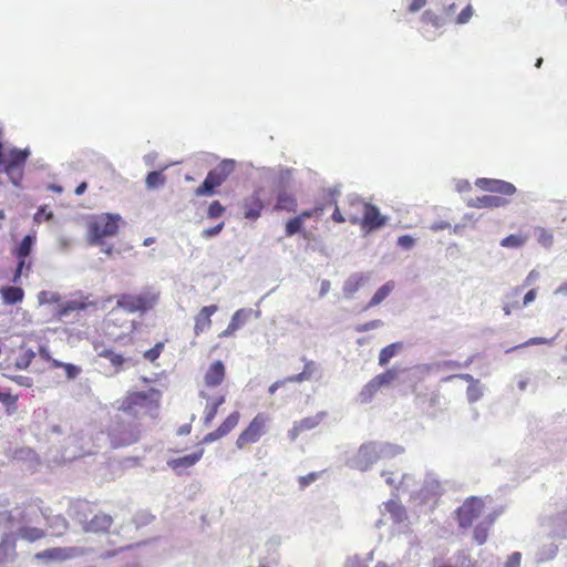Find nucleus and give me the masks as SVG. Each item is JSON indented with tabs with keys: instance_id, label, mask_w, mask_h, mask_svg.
Returning <instances> with one entry per match:
<instances>
[{
	"instance_id": "nucleus-55",
	"label": "nucleus",
	"mask_w": 567,
	"mask_h": 567,
	"mask_svg": "<svg viewBox=\"0 0 567 567\" xmlns=\"http://www.w3.org/2000/svg\"><path fill=\"white\" fill-rule=\"evenodd\" d=\"M224 227H225V223L220 221L219 224H217L214 227L204 229L202 231V236L205 238L214 237V236L218 235L223 230Z\"/></svg>"
},
{
	"instance_id": "nucleus-61",
	"label": "nucleus",
	"mask_w": 567,
	"mask_h": 567,
	"mask_svg": "<svg viewBox=\"0 0 567 567\" xmlns=\"http://www.w3.org/2000/svg\"><path fill=\"white\" fill-rule=\"evenodd\" d=\"M42 216L44 217L45 220H50V219L53 218V213L52 212H45L44 207H40L39 210L37 212V214L34 215V220L37 223H41Z\"/></svg>"
},
{
	"instance_id": "nucleus-28",
	"label": "nucleus",
	"mask_w": 567,
	"mask_h": 567,
	"mask_svg": "<svg viewBox=\"0 0 567 567\" xmlns=\"http://www.w3.org/2000/svg\"><path fill=\"white\" fill-rule=\"evenodd\" d=\"M6 305H16L23 300L24 291L20 287L8 286L0 290Z\"/></svg>"
},
{
	"instance_id": "nucleus-27",
	"label": "nucleus",
	"mask_w": 567,
	"mask_h": 567,
	"mask_svg": "<svg viewBox=\"0 0 567 567\" xmlns=\"http://www.w3.org/2000/svg\"><path fill=\"white\" fill-rule=\"evenodd\" d=\"M245 321V310L239 309L237 310L231 319L227 328L219 333V338H228L235 334V332L241 328Z\"/></svg>"
},
{
	"instance_id": "nucleus-21",
	"label": "nucleus",
	"mask_w": 567,
	"mask_h": 567,
	"mask_svg": "<svg viewBox=\"0 0 567 567\" xmlns=\"http://www.w3.org/2000/svg\"><path fill=\"white\" fill-rule=\"evenodd\" d=\"M113 525V518L105 513L95 514L92 519L85 522L83 530L85 533L102 534L107 533Z\"/></svg>"
},
{
	"instance_id": "nucleus-60",
	"label": "nucleus",
	"mask_w": 567,
	"mask_h": 567,
	"mask_svg": "<svg viewBox=\"0 0 567 567\" xmlns=\"http://www.w3.org/2000/svg\"><path fill=\"white\" fill-rule=\"evenodd\" d=\"M398 245L405 249H410L414 245V239L409 235H403L398 238Z\"/></svg>"
},
{
	"instance_id": "nucleus-8",
	"label": "nucleus",
	"mask_w": 567,
	"mask_h": 567,
	"mask_svg": "<svg viewBox=\"0 0 567 567\" xmlns=\"http://www.w3.org/2000/svg\"><path fill=\"white\" fill-rule=\"evenodd\" d=\"M109 440L113 449L126 447L141 439V429L136 423L117 421L107 430Z\"/></svg>"
},
{
	"instance_id": "nucleus-1",
	"label": "nucleus",
	"mask_w": 567,
	"mask_h": 567,
	"mask_svg": "<svg viewBox=\"0 0 567 567\" xmlns=\"http://www.w3.org/2000/svg\"><path fill=\"white\" fill-rule=\"evenodd\" d=\"M503 508L493 503L489 496L484 498L472 496L463 502V527L475 522L473 539L477 545L486 542L488 530Z\"/></svg>"
},
{
	"instance_id": "nucleus-12",
	"label": "nucleus",
	"mask_w": 567,
	"mask_h": 567,
	"mask_svg": "<svg viewBox=\"0 0 567 567\" xmlns=\"http://www.w3.org/2000/svg\"><path fill=\"white\" fill-rule=\"evenodd\" d=\"M82 550L75 547H52L38 551L34 555V559L43 561L45 564L64 561L78 556Z\"/></svg>"
},
{
	"instance_id": "nucleus-38",
	"label": "nucleus",
	"mask_w": 567,
	"mask_h": 567,
	"mask_svg": "<svg viewBox=\"0 0 567 567\" xmlns=\"http://www.w3.org/2000/svg\"><path fill=\"white\" fill-rule=\"evenodd\" d=\"M35 358V352L32 349L21 348V352L16 360V368L19 370H25L30 367Z\"/></svg>"
},
{
	"instance_id": "nucleus-54",
	"label": "nucleus",
	"mask_w": 567,
	"mask_h": 567,
	"mask_svg": "<svg viewBox=\"0 0 567 567\" xmlns=\"http://www.w3.org/2000/svg\"><path fill=\"white\" fill-rule=\"evenodd\" d=\"M10 380L23 388H31L33 385V380L25 375H12Z\"/></svg>"
},
{
	"instance_id": "nucleus-7",
	"label": "nucleus",
	"mask_w": 567,
	"mask_h": 567,
	"mask_svg": "<svg viewBox=\"0 0 567 567\" xmlns=\"http://www.w3.org/2000/svg\"><path fill=\"white\" fill-rule=\"evenodd\" d=\"M271 417L265 412L257 413L247 424V426L238 434L235 445L238 450L255 444L267 434Z\"/></svg>"
},
{
	"instance_id": "nucleus-30",
	"label": "nucleus",
	"mask_w": 567,
	"mask_h": 567,
	"mask_svg": "<svg viewBox=\"0 0 567 567\" xmlns=\"http://www.w3.org/2000/svg\"><path fill=\"white\" fill-rule=\"evenodd\" d=\"M463 381L468 383L466 389L467 400L470 402H475L483 395V386L480 381L474 380V378L470 374H463Z\"/></svg>"
},
{
	"instance_id": "nucleus-25",
	"label": "nucleus",
	"mask_w": 567,
	"mask_h": 567,
	"mask_svg": "<svg viewBox=\"0 0 567 567\" xmlns=\"http://www.w3.org/2000/svg\"><path fill=\"white\" fill-rule=\"evenodd\" d=\"M507 200L496 195H484L476 199L470 200L468 205L477 208H497L507 205Z\"/></svg>"
},
{
	"instance_id": "nucleus-48",
	"label": "nucleus",
	"mask_w": 567,
	"mask_h": 567,
	"mask_svg": "<svg viewBox=\"0 0 567 567\" xmlns=\"http://www.w3.org/2000/svg\"><path fill=\"white\" fill-rule=\"evenodd\" d=\"M535 234H536L538 244H540L545 248L551 247V245L554 243V238L549 231H547L545 228L538 227L535 229Z\"/></svg>"
},
{
	"instance_id": "nucleus-18",
	"label": "nucleus",
	"mask_w": 567,
	"mask_h": 567,
	"mask_svg": "<svg viewBox=\"0 0 567 567\" xmlns=\"http://www.w3.org/2000/svg\"><path fill=\"white\" fill-rule=\"evenodd\" d=\"M475 184L477 187L492 193H499L508 196L516 193V187L512 183L502 179L477 178Z\"/></svg>"
},
{
	"instance_id": "nucleus-19",
	"label": "nucleus",
	"mask_w": 567,
	"mask_h": 567,
	"mask_svg": "<svg viewBox=\"0 0 567 567\" xmlns=\"http://www.w3.org/2000/svg\"><path fill=\"white\" fill-rule=\"evenodd\" d=\"M218 311L216 305L203 307L194 318V334L200 336L212 327V316Z\"/></svg>"
},
{
	"instance_id": "nucleus-31",
	"label": "nucleus",
	"mask_w": 567,
	"mask_h": 567,
	"mask_svg": "<svg viewBox=\"0 0 567 567\" xmlns=\"http://www.w3.org/2000/svg\"><path fill=\"white\" fill-rule=\"evenodd\" d=\"M394 287L395 284L393 281H388L384 285H382L372 296L367 308H372L380 305L383 300H385L389 297V295L393 291Z\"/></svg>"
},
{
	"instance_id": "nucleus-23",
	"label": "nucleus",
	"mask_w": 567,
	"mask_h": 567,
	"mask_svg": "<svg viewBox=\"0 0 567 567\" xmlns=\"http://www.w3.org/2000/svg\"><path fill=\"white\" fill-rule=\"evenodd\" d=\"M274 208L275 210L296 213L298 208V200L296 195L285 189L279 192Z\"/></svg>"
},
{
	"instance_id": "nucleus-43",
	"label": "nucleus",
	"mask_w": 567,
	"mask_h": 567,
	"mask_svg": "<svg viewBox=\"0 0 567 567\" xmlns=\"http://www.w3.org/2000/svg\"><path fill=\"white\" fill-rule=\"evenodd\" d=\"M16 545L10 540V536L6 535L0 542V565L9 559L11 553L14 551Z\"/></svg>"
},
{
	"instance_id": "nucleus-11",
	"label": "nucleus",
	"mask_w": 567,
	"mask_h": 567,
	"mask_svg": "<svg viewBox=\"0 0 567 567\" xmlns=\"http://www.w3.org/2000/svg\"><path fill=\"white\" fill-rule=\"evenodd\" d=\"M240 416L241 415L239 411H233L223 420V422L217 426V429L207 433L203 437L202 442L204 444H210L227 436L230 432H233V430L236 429L240 421Z\"/></svg>"
},
{
	"instance_id": "nucleus-50",
	"label": "nucleus",
	"mask_w": 567,
	"mask_h": 567,
	"mask_svg": "<svg viewBox=\"0 0 567 567\" xmlns=\"http://www.w3.org/2000/svg\"><path fill=\"white\" fill-rule=\"evenodd\" d=\"M226 208L221 205L219 200H214L210 203L208 209H207V217L209 219H216L224 215Z\"/></svg>"
},
{
	"instance_id": "nucleus-51",
	"label": "nucleus",
	"mask_w": 567,
	"mask_h": 567,
	"mask_svg": "<svg viewBox=\"0 0 567 567\" xmlns=\"http://www.w3.org/2000/svg\"><path fill=\"white\" fill-rule=\"evenodd\" d=\"M164 350V343L157 342L152 349L144 352L143 357L145 360H148L150 362H154L157 360L161 355V353Z\"/></svg>"
},
{
	"instance_id": "nucleus-33",
	"label": "nucleus",
	"mask_w": 567,
	"mask_h": 567,
	"mask_svg": "<svg viewBox=\"0 0 567 567\" xmlns=\"http://www.w3.org/2000/svg\"><path fill=\"white\" fill-rule=\"evenodd\" d=\"M385 508L395 523H402L406 519V511L399 502L391 499L385 503Z\"/></svg>"
},
{
	"instance_id": "nucleus-40",
	"label": "nucleus",
	"mask_w": 567,
	"mask_h": 567,
	"mask_svg": "<svg viewBox=\"0 0 567 567\" xmlns=\"http://www.w3.org/2000/svg\"><path fill=\"white\" fill-rule=\"evenodd\" d=\"M528 239V236L522 234H513L501 240V246L505 248H520Z\"/></svg>"
},
{
	"instance_id": "nucleus-17",
	"label": "nucleus",
	"mask_w": 567,
	"mask_h": 567,
	"mask_svg": "<svg viewBox=\"0 0 567 567\" xmlns=\"http://www.w3.org/2000/svg\"><path fill=\"white\" fill-rule=\"evenodd\" d=\"M199 396L206 400L203 423L205 426H209L218 414L219 408L226 402V395L210 398L205 391H200Z\"/></svg>"
},
{
	"instance_id": "nucleus-62",
	"label": "nucleus",
	"mask_w": 567,
	"mask_h": 567,
	"mask_svg": "<svg viewBox=\"0 0 567 567\" xmlns=\"http://www.w3.org/2000/svg\"><path fill=\"white\" fill-rule=\"evenodd\" d=\"M427 0H412L408 7V11L411 13L420 11L423 7H425Z\"/></svg>"
},
{
	"instance_id": "nucleus-15",
	"label": "nucleus",
	"mask_w": 567,
	"mask_h": 567,
	"mask_svg": "<svg viewBox=\"0 0 567 567\" xmlns=\"http://www.w3.org/2000/svg\"><path fill=\"white\" fill-rule=\"evenodd\" d=\"M225 378L226 367L223 361L216 360L209 364L204 373V385L210 389L217 388L225 381Z\"/></svg>"
},
{
	"instance_id": "nucleus-24",
	"label": "nucleus",
	"mask_w": 567,
	"mask_h": 567,
	"mask_svg": "<svg viewBox=\"0 0 567 567\" xmlns=\"http://www.w3.org/2000/svg\"><path fill=\"white\" fill-rule=\"evenodd\" d=\"M338 190H331L329 189L324 197H323V204H327V208L330 206H333V213L331 215V219L337 224H342L344 221H348V218L346 217V214H342L338 206Z\"/></svg>"
},
{
	"instance_id": "nucleus-46",
	"label": "nucleus",
	"mask_w": 567,
	"mask_h": 567,
	"mask_svg": "<svg viewBox=\"0 0 567 567\" xmlns=\"http://www.w3.org/2000/svg\"><path fill=\"white\" fill-rule=\"evenodd\" d=\"M372 560V556L367 558H360L358 556L351 557L347 561V567H369V561ZM374 567H388L385 563L379 561L374 565Z\"/></svg>"
},
{
	"instance_id": "nucleus-35",
	"label": "nucleus",
	"mask_w": 567,
	"mask_h": 567,
	"mask_svg": "<svg viewBox=\"0 0 567 567\" xmlns=\"http://www.w3.org/2000/svg\"><path fill=\"white\" fill-rule=\"evenodd\" d=\"M35 243L34 235H27L23 237L20 245L13 250V255L20 258H28L31 254L33 244Z\"/></svg>"
},
{
	"instance_id": "nucleus-9",
	"label": "nucleus",
	"mask_w": 567,
	"mask_h": 567,
	"mask_svg": "<svg viewBox=\"0 0 567 567\" xmlns=\"http://www.w3.org/2000/svg\"><path fill=\"white\" fill-rule=\"evenodd\" d=\"M235 163L231 159L220 162L214 169L209 171L203 184L195 189L196 196H208L215 193L233 173Z\"/></svg>"
},
{
	"instance_id": "nucleus-59",
	"label": "nucleus",
	"mask_w": 567,
	"mask_h": 567,
	"mask_svg": "<svg viewBox=\"0 0 567 567\" xmlns=\"http://www.w3.org/2000/svg\"><path fill=\"white\" fill-rule=\"evenodd\" d=\"M381 326H382V321L377 319V320H372V321L365 322L364 324L359 327L357 330L359 332H364V331H368V330L377 329V328H379Z\"/></svg>"
},
{
	"instance_id": "nucleus-13",
	"label": "nucleus",
	"mask_w": 567,
	"mask_h": 567,
	"mask_svg": "<svg viewBox=\"0 0 567 567\" xmlns=\"http://www.w3.org/2000/svg\"><path fill=\"white\" fill-rule=\"evenodd\" d=\"M327 416L326 412H319L316 415L303 417L293 423L292 427L288 431L290 441H296L300 434L306 431L316 429Z\"/></svg>"
},
{
	"instance_id": "nucleus-22",
	"label": "nucleus",
	"mask_w": 567,
	"mask_h": 567,
	"mask_svg": "<svg viewBox=\"0 0 567 567\" xmlns=\"http://www.w3.org/2000/svg\"><path fill=\"white\" fill-rule=\"evenodd\" d=\"M203 454H204V449H199L198 451H196L192 454L169 460L167 462V465L169 468H172L175 472H177L179 470H185V468L194 466L197 462H199L200 458L203 457Z\"/></svg>"
},
{
	"instance_id": "nucleus-32",
	"label": "nucleus",
	"mask_w": 567,
	"mask_h": 567,
	"mask_svg": "<svg viewBox=\"0 0 567 567\" xmlns=\"http://www.w3.org/2000/svg\"><path fill=\"white\" fill-rule=\"evenodd\" d=\"M402 342H394L381 349L379 353V364L381 367L386 365L389 361L402 350Z\"/></svg>"
},
{
	"instance_id": "nucleus-4",
	"label": "nucleus",
	"mask_w": 567,
	"mask_h": 567,
	"mask_svg": "<svg viewBox=\"0 0 567 567\" xmlns=\"http://www.w3.org/2000/svg\"><path fill=\"white\" fill-rule=\"evenodd\" d=\"M122 218L118 214L102 213L87 219V241L90 245H101L103 239L117 235Z\"/></svg>"
},
{
	"instance_id": "nucleus-39",
	"label": "nucleus",
	"mask_w": 567,
	"mask_h": 567,
	"mask_svg": "<svg viewBox=\"0 0 567 567\" xmlns=\"http://www.w3.org/2000/svg\"><path fill=\"white\" fill-rule=\"evenodd\" d=\"M18 259L17 268L12 277V282L18 284L22 276H28V274L31 270L32 262L31 260H28V258H20L16 257Z\"/></svg>"
},
{
	"instance_id": "nucleus-29",
	"label": "nucleus",
	"mask_w": 567,
	"mask_h": 567,
	"mask_svg": "<svg viewBox=\"0 0 567 567\" xmlns=\"http://www.w3.org/2000/svg\"><path fill=\"white\" fill-rule=\"evenodd\" d=\"M45 536V530L39 527L22 526L18 529V537L29 543L38 542Z\"/></svg>"
},
{
	"instance_id": "nucleus-6",
	"label": "nucleus",
	"mask_w": 567,
	"mask_h": 567,
	"mask_svg": "<svg viewBox=\"0 0 567 567\" xmlns=\"http://www.w3.org/2000/svg\"><path fill=\"white\" fill-rule=\"evenodd\" d=\"M403 451L404 449L396 444L375 442L365 443L359 449L358 466L360 470L364 471L381 457L395 456L403 453Z\"/></svg>"
},
{
	"instance_id": "nucleus-37",
	"label": "nucleus",
	"mask_w": 567,
	"mask_h": 567,
	"mask_svg": "<svg viewBox=\"0 0 567 567\" xmlns=\"http://www.w3.org/2000/svg\"><path fill=\"white\" fill-rule=\"evenodd\" d=\"M381 389L375 383L374 379H371L360 391L359 400L361 403H369Z\"/></svg>"
},
{
	"instance_id": "nucleus-36",
	"label": "nucleus",
	"mask_w": 567,
	"mask_h": 567,
	"mask_svg": "<svg viewBox=\"0 0 567 567\" xmlns=\"http://www.w3.org/2000/svg\"><path fill=\"white\" fill-rule=\"evenodd\" d=\"M327 209V204H323V199L321 202H317L312 208L305 209L299 213L297 216L301 218L305 223L307 219L317 218L319 219L324 210Z\"/></svg>"
},
{
	"instance_id": "nucleus-58",
	"label": "nucleus",
	"mask_w": 567,
	"mask_h": 567,
	"mask_svg": "<svg viewBox=\"0 0 567 567\" xmlns=\"http://www.w3.org/2000/svg\"><path fill=\"white\" fill-rule=\"evenodd\" d=\"M520 558L522 555L518 551L513 553L511 556H508L505 567H520Z\"/></svg>"
},
{
	"instance_id": "nucleus-44",
	"label": "nucleus",
	"mask_w": 567,
	"mask_h": 567,
	"mask_svg": "<svg viewBox=\"0 0 567 567\" xmlns=\"http://www.w3.org/2000/svg\"><path fill=\"white\" fill-rule=\"evenodd\" d=\"M303 224L305 223L298 216H295V217L290 218L286 223V226H285V234H286V236L287 237H291V236H293L296 234L302 233L303 231Z\"/></svg>"
},
{
	"instance_id": "nucleus-34",
	"label": "nucleus",
	"mask_w": 567,
	"mask_h": 567,
	"mask_svg": "<svg viewBox=\"0 0 567 567\" xmlns=\"http://www.w3.org/2000/svg\"><path fill=\"white\" fill-rule=\"evenodd\" d=\"M48 525L52 529L51 536L53 537L63 536L69 528V523L62 515L54 516L49 520Z\"/></svg>"
},
{
	"instance_id": "nucleus-26",
	"label": "nucleus",
	"mask_w": 567,
	"mask_h": 567,
	"mask_svg": "<svg viewBox=\"0 0 567 567\" xmlns=\"http://www.w3.org/2000/svg\"><path fill=\"white\" fill-rule=\"evenodd\" d=\"M19 395L11 393L9 390L0 391V403L7 415H13L18 411Z\"/></svg>"
},
{
	"instance_id": "nucleus-16",
	"label": "nucleus",
	"mask_w": 567,
	"mask_h": 567,
	"mask_svg": "<svg viewBox=\"0 0 567 567\" xmlns=\"http://www.w3.org/2000/svg\"><path fill=\"white\" fill-rule=\"evenodd\" d=\"M244 217L246 219L256 220L261 216L265 208L260 196V189L255 190L250 196L246 197L241 204Z\"/></svg>"
},
{
	"instance_id": "nucleus-3",
	"label": "nucleus",
	"mask_w": 567,
	"mask_h": 567,
	"mask_svg": "<svg viewBox=\"0 0 567 567\" xmlns=\"http://www.w3.org/2000/svg\"><path fill=\"white\" fill-rule=\"evenodd\" d=\"M349 205L355 208V213H348V221L360 225L364 231L377 230L386 224V217L381 215L377 206L357 197L349 198Z\"/></svg>"
},
{
	"instance_id": "nucleus-49",
	"label": "nucleus",
	"mask_w": 567,
	"mask_h": 567,
	"mask_svg": "<svg viewBox=\"0 0 567 567\" xmlns=\"http://www.w3.org/2000/svg\"><path fill=\"white\" fill-rule=\"evenodd\" d=\"M303 380H305V373H299V374H296V375L288 377L285 380H279V381L274 382L269 386L268 392H269V394L272 395L279 388L285 385L287 382H301Z\"/></svg>"
},
{
	"instance_id": "nucleus-52",
	"label": "nucleus",
	"mask_w": 567,
	"mask_h": 567,
	"mask_svg": "<svg viewBox=\"0 0 567 567\" xmlns=\"http://www.w3.org/2000/svg\"><path fill=\"white\" fill-rule=\"evenodd\" d=\"M554 338L553 339H546V338H540V337H536V338H532L529 340H527L526 342L519 344V346H516L513 348L514 349H519V348H524V347H529V346H536V344H551L554 342ZM512 351V349L507 350V352Z\"/></svg>"
},
{
	"instance_id": "nucleus-14",
	"label": "nucleus",
	"mask_w": 567,
	"mask_h": 567,
	"mask_svg": "<svg viewBox=\"0 0 567 567\" xmlns=\"http://www.w3.org/2000/svg\"><path fill=\"white\" fill-rule=\"evenodd\" d=\"M93 348L99 358H104L110 361L115 373L123 371L125 364L130 361V359L125 358L122 353L115 352L112 348H106L100 342H94Z\"/></svg>"
},
{
	"instance_id": "nucleus-53",
	"label": "nucleus",
	"mask_w": 567,
	"mask_h": 567,
	"mask_svg": "<svg viewBox=\"0 0 567 567\" xmlns=\"http://www.w3.org/2000/svg\"><path fill=\"white\" fill-rule=\"evenodd\" d=\"M319 476H320V474L317 472H311L305 476H300L298 480L300 487L301 488L307 487L308 485H310L311 483L317 481L319 478Z\"/></svg>"
},
{
	"instance_id": "nucleus-2",
	"label": "nucleus",
	"mask_w": 567,
	"mask_h": 567,
	"mask_svg": "<svg viewBox=\"0 0 567 567\" xmlns=\"http://www.w3.org/2000/svg\"><path fill=\"white\" fill-rule=\"evenodd\" d=\"M162 392L150 388L146 391L128 392L120 404V410L137 416L138 414L156 417L161 405Z\"/></svg>"
},
{
	"instance_id": "nucleus-47",
	"label": "nucleus",
	"mask_w": 567,
	"mask_h": 567,
	"mask_svg": "<svg viewBox=\"0 0 567 567\" xmlns=\"http://www.w3.org/2000/svg\"><path fill=\"white\" fill-rule=\"evenodd\" d=\"M166 182V177L162 172L153 171L146 176V185L148 188H156L163 186Z\"/></svg>"
},
{
	"instance_id": "nucleus-5",
	"label": "nucleus",
	"mask_w": 567,
	"mask_h": 567,
	"mask_svg": "<svg viewBox=\"0 0 567 567\" xmlns=\"http://www.w3.org/2000/svg\"><path fill=\"white\" fill-rule=\"evenodd\" d=\"M116 306L126 312L145 313L155 308L159 300V292L154 288H145L138 293H121L115 296Z\"/></svg>"
},
{
	"instance_id": "nucleus-64",
	"label": "nucleus",
	"mask_w": 567,
	"mask_h": 567,
	"mask_svg": "<svg viewBox=\"0 0 567 567\" xmlns=\"http://www.w3.org/2000/svg\"><path fill=\"white\" fill-rule=\"evenodd\" d=\"M536 298V289H530L523 299V307H526L530 302H533Z\"/></svg>"
},
{
	"instance_id": "nucleus-45",
	"label": "nucleus",
	"mask_w": 567,
	"mask_h": 567,
	"mask_svg": "<svg viewBox=\"0 0 567 567\" xmlns=\"http://www.w3.org/2000/svg\"><path fill=\"white\" fill-rule=\"evenodd\" d=\"M61 300H62L61 295L58 292L43 290L38 293L39 305H51V303L60 305Z\"/></svg>"
},
{
	"instance_id": "nucleus-56",
	"label": "nucleus",
	"mask_w": 567,
	"mask_h": 567,
	"mask_svg": "<svg viewBox=\"0 0 567 567\" xmlns=\"http://www.w3.org/2000/svg\"><path fill=\"white\" fill-rule=\"evenodd\" d=\"M62 368L64 369L68 379H75L81 372V369L72 363H64Z\"/></svg>"
},
{
	"instance_id": "nucleus-41",
	"label": "nucleus",
	"mask_w": 567,
	"mask_h": 567,
	"mask_svg": "<svg viewBox=\"0 0 567 567\" xmlns=\"http://www.w3.org/2000/svg\"><path fill=\"white\" fill-rule=\"evenodd\" d=\"M557 551H558V547L556 544L550 543L548 545H545L538 549V551L536 554V560L538 563L551 560L557 555Z\"/></svg>"
},
{
	"instance_id": "nucleus-57",
	"label": "nucleus",
	"mask_w": 567,
	"mask_h": 567,
	"mask_svg": "<svg viewBox=\"0 0 567 567\" xmlns=\"http://www.w3.org/2000/svg\"><path fill=\"white\" fill-rule=\"evenodd\" d=\"M422 20L426 23H431L434 27H441L440 18L432 13L431 11H425L422 16Z\"/></svg>"
},
{
	"instance_id": "nucleus-63",
	"label": "nucleus",
	"mask_w": 567,
	"mask_h": 567,
	"mask_svg": "<svg viewBox=\"0 0 567 567\" xmlns=\"http://www.w3.org/2000/svg\"><path fill=\"white\" fill-rule=\"evenodd\" d=\"M12 522H13V516H12L11 512H9V511L0 512V525L1 524L11 525Z\"/></svg>"
},
{
	"instance_id": "nucleus-42",
	"label": "nucleus",
	"mask_w": 567,
	"mask_h": 567,
	"mask_svg": "<svg viewBox=\"0 0 567 567\" xmlns=\"http://www.w3.org/2000/svg\"><path fill=\"white\" fill-rule=\"evenodd\" d=\"M375 383L381 389L383 386L390 385L393 381L398 379V372L394 369H388L386 371L375 375Z\"/></svg>"
},
{
	"instance_id": "nucleus-10",
	"label": "nucleus",
	"mask_w": 567,
	"mask_h": 567,
	"mask_svg": "<svg viewBox=\"0 0 567 567\" xmlns=\"http://www.w3.org/2000/svg\"><path fill=\"white\" fill-rule=\"evenodd\" d=\"M29 152L12 148L7 155L3 153V146L0 142V172L7 173L12 182L18 185L22 176V169L28 159Z\"/></svg>"
},
{
	"instance_id": "nucleus-20",
	"label": "nucleus",
	"mask_w": 567,
	"mask_h": 567,
	"mask_svg": "<svg viewBox=\"0 0 567 567\" xmlns=\"http://www.w3.org/2000/svg\"><path fill=\"white\" fill-rule=\"evenodd\" d=\"M91 305H93V302L89 300V297L80 295L79 297L72 298L65 302H60L56 310V317L61 319L69 316L71 312L85 310Z\"/></svg>"
}]
</instances>
